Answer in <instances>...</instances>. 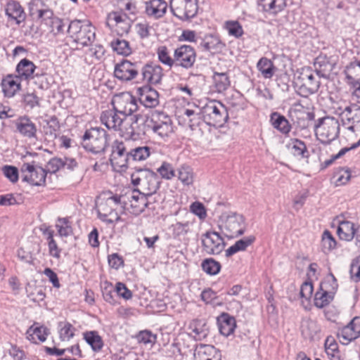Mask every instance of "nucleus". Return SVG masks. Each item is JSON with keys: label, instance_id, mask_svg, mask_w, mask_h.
Instances as JSON below:
<instances>
[{"label": "nucleus", "instance_id": "1", "mask_svg": "<svg viewBox=\"0 0 360 360\" xmlns=\"http://www.w3.org/2000/svg\"><path fill=\"white\" fill-rule=\"evenodd\" d=\"M101 121L108 129L119 131L127 139H136L141 133L136 117L121 115L115 110L103 111Z\"/></svg>", "mask_w": 360, "mask_h": 360}, {"label": "nucleus", "instance_id": "2", "mask_svg": "<svg viewBox=\"0 0 360 360\" xmlns=\"http://www.w3.org/2000/svg\"><path fill=\"white\" fill-rule=\"evenodd\" d=\"M30 15L37 22L47 26L53 36L63 34L66 25L55 15L53 11L44 0H31L29 4Z\"/></svg>", "mask_w": 360, "mask_h": 360}, {"label": "nucleus", "instance_id": "3", "mask_svg": "<svg viewBox=\"0 0 360 360\" xmlns=\"http://www.w3.org/2000/svg\"><path fill=\"white\" fill-rule=\"evenodd\" d=\"M122 210V197L112 193H103L98 205V218L107 223L112 224L120 220L117 210Z\"/></svg>", "mask_w": 360, "mask_h": 360}, {"label": "nucleus", "instance_id": "4", "mask_svg": "<svg viewBox=\"0 0 360 360\" xmlns=\"http://www.w3.org/2000/svg\"><path fill=\"white\" fill-rule=\"evenodd\" d=\"M131 184L136 191L145 195L150 196L159 188L160 181L157 174L148 169H139L131 175Z\"/></svg>", "mask_w": 360, "mask_h": 360}, {"label": "nucleus", "instance_id": "5", "mask_svg": "<svg viewBox=\"0 0 360 360\" xmlns=\"http://www.w3.org/2000/svg\"><path fill=\"white\" fill-rule=\"evenodd\" d=\"M67 32L73 41L82 46L91 45L96 37L95 28L88 21L72 20L70 22Z\"/></svg>", "mask_w": 360, "mask_h": 360}, {"label": "nucleus", "instance_id": "6", "mask_svg": "<svg viewBox=\"0 0 360 360\" xmlns=\"http://www.w3.org/2000/svg\"><path fill=\"white\" fill-rule=\"evenodd\" d=\"M221 231L229 238H237L246 231L247 223L243 215L233 212H224L220 216Z\"/></svg>", "mask_w": 360, "mask_h": 360}, {"label": "nucleus", "instance_id": "7", "mask_svg": "<svg viewBox=\"0 0 360 360\" xmlns=\"http://www.w3.org/2000/svg\"><path fill=\"white\" fill-rule=\"evenodd\" d=\"M82 144L94 153L103 152L108 146V134L103 129L91 128L84 133Z\"/></svg>", "mask_w": 360, "mask_h": 360}, {"label": "nucleus", "instance_id": "8", "mask_svg": "<svg viewBox=\"0 0 360 360\" xmlns=\"http://www.w3.org/2000/svg\"><path fill=\"white\" fill-rule=\"evenodd\" d=\"M339 133V122L332 117H326L319 120L315 129L316 138L323 144H328L336 139Z\"/></svg>", "mask_w": 360, "mask_h": 360}, {"label": "nucleus", "instance_id": "9", "mask_svg": "<svg viewBox=\"0 0 360 360\" xmlns=\"http://www.w3.org/2000/svg\"><path fill=\"white\" fill-rule=\"evenodd\" d=\"M202 116L208 124L221 127L228 120L226 107L220 102L210 101L202 108Z\"/></svg>", "mask_w": 360, "mask_h": 360}, {"label": "nucleus", "instance_id": "10", "mask_svg": "<svg viewBox=\"0 0 360 360\" xmlns=\"http://www.w3.org/2000/svg\"><path fill=\"white\" fill-rule=\"evenodd\" d=\"M150 127L154 134L163 139L171 136L175 128L172 118L158 110L152 113Z\"/></svg>", "mask_w": 360, "mask_h": 360}, {"label": "nucleus", "instance_id": "11", "mask_svg": "<svg viewBox=\"0 0 360 360\" xmlns=\"http://www.w3.org/2000/svg\"><path fill=\"white\" fill-rule=\"evenodd\" d=\"M334 109L344 127L354 132L360 131V106L350 105L335 107Z\"/></svg>", "mask_w": 360, "mask_h": 360}, {"label": "nucleus", "instance_id": "12", "mask_svg": "<svg viewBox=\"0 0 360 360\" xmlns=\"http://www.w3.org/2000/svg\"><path fill=\"white\" fill-rule=\"evenodd\" d=\"M105 24L112 32L120 36L127 34L131 27L130 19L121 11H111L108 13Z\"/></svg>", "mask_w": 360, "mask_h": 360}, {"label": "nucleus", "instance_id": "13", "mask_svg": "<svg viewBox=\"0 0 360 360\" xmlns=\"http://www.w3.org/2000/svg\"><path fill=\"white\" fill-rule=\"evenodd\" d=\"M122 197V210H127L133 214L139 215L148 206L147 195L136 191H133Z\"/></svg>", "mask_w": 360, "mask_h": 360}, {"label": "nucleus", "instance_id": "14", "mask_svg": "<svg viewBox=\"0 0 360 360\" xmlns=\"http://www.w3.org/2000/svg\"><path fill=\"white\" fill-rule=\"evenodd\" d=\"M112 105L115 111L121 115L127 117H131V115L138 109L136 98L129 92H122L114 96Z\"/></svg>", "mask_w": 360, "mask_h": 360}, {"label": "nucleus", "instance_id": "15", "mask_svg": "<svg viewBox=\"0 0 360 360\" xmlns=\"http://www.w3.org/2000/svg\"><path fill=\"white\" fill-rule=\"evenodd\" d=\"M170 8L176 17L181 20L193 18L198 11L197 0H170Z\"/></svg>", "mask_w": 360, "mask_h": 360}, {"label": "nucleus", "instance_id": "16", "mask_svg": "<svg viewBox=\"0 0 360 360\" xmlns=\"http://www.w3.org/2000/svg\"><path fill=\"white\" fill-rule=\"evenodd\" d=\"M22 180L33 186H42L44 184L46 172L42 167L25 163L21 167Z\"/></svg>", "mask_w": 360, "mask_h": 360}, {"label": "nucleus", "instance_id": "17", "mask_svg": "<svg viewBox=\"0 0 360 360\" xmlns=\"http://www.w3.org/2000/svg\"><path fill=\"white\" fill-rule=\"evenodd\" d=\"M114 76L122 82H127L136 79L139 76V67L136 63L128 60H122L115 64Z\"/></svg>", "mask_w": 360, "mask_h": 360}, {"label": "nucleus", "instance_id": "18", "mask_svg": "<svg viewBox=\"0 0 360 360\" xmlns=\"http://www.w3.org/2000/svg\"><path fill=\"white\" fill-rule=\"evenodd\" d=\"M203 250L209 255H218L225 247L222 237L215 231H208L202 236Z\"/></svg>", "mask_w": 360, "mask_h": 360}, {"label": "nucleus", "instance_id": "19", "mask_svg": "<svg viewBox=\"0 0 360 360\" xmlns=\"http://www.w3.org/2000/svg\"><path fill=\"white\" fill-rule=\"evenodd\" d=\"M175 64L188 69L193 66L196 60L195 49L188 45H182L175 49L174 53Z\"/></svg>", "mask_w": 360, "mask_h": 360}, {"label": "nucleus", "instance_id": "20", "mask_svg": "<svg viewBox=\"0 0 360 360\" xmlns=\"http://www.w3.org/2000/svg\"><path fill=\"white\" fill-rule=\"evenodd\" d=\"M131 160L129 151L126 150V148L122 142H115L112 146V150L110 158L112 165L120 171L124 170L128 165L129 161Z\"/></svg>", "mask_w": 360, "mask_h": 360}, {"label": "nucleus", "instance_id": "21", "mask_svg": "<svg viewBox=\"0 0 360 360\" xmlns=\"http://www.w3.org/2000/svg\"><path fill=\"white\" fill-rule=\"evenodd\" d=\"M16 131L27 139H37V128L27 116H21L14 121Z\"/></svg>", "mask_w": 360, "mask_h": 360}, {"label": "nucleus", "instance_id": "22", "mask_svg": "<svg viewBox=\"0 0 360 360\" xmlns=\"http://www.w3.org/2000/svg\"><path fill=\"white\" fill-rule=\"evenodd\" d=\"M360 336V317H354L351 322L345 326L339 333L340 341L347 345Z\"/></svg>", "mask_w": 360, "mask_h": 360}, {"label": "nucleus", "instance_id": "23", "mask_svg": "<svg viewBox=\"0 0 360 360\" xmlns=\"http://www.w3.org/2000/svg\"><path fill=\"white\" fill-rule=\"evenodd\" d=\"M5 13L9 20L14 21L17 25L24 22L26 18L24 8L18 1L14 0L7 2L5 6Z\"/></svg>", "mask_w": 360, "mask_h": 360}, {"label": "nucleus", "instance_id": "24", "mask_svg": "<svg viewBox=\"0 0 360 360\" xmlns=\"http://www.w3.org/2000/svg\"><path fill=\"white\" fill-rule=\"evenodd\" d=\"M141 75L144 82L156 84L160 82L163 77L162 68L158 65L147 64L142 68Z\"/></svg>", "mask_w": 360, "mask_h": 360}, {"label": "nucleus", "instance_id": "25", "mask_svg": "<svg viewBox=\"0 0 360 360\" xmlns=\"http://www.w3.org/2000/svg\"><path fill=\"white\" fill-rule=\"evenodd\" d=\"M225 47V44L221 41L219 37L217 35H207L204 39H200L199 48L204 51H209L216 53L221 51Z\"/></svg>", "mask_w": 360, "mask_h": 360}, {"label": "nucleus", "instance_id": "26", "mask_svg": "<svg viewBox=\"0 0 360 360\" xmlns=\"http://www.w3.org/2000/svg\"><path fill=\"white\" fill-rule=\"evenodd\" d=\"M145 6L146 13L155 19L162 18L167 8V4L164 0L146 1Z\"/></svg>", "mask_w": 360, "mask_h": 360}, {"label": "nucleus", "instance_id": "27", "mask_svg": "<svg viewBox=\"0 0 360 360\" xmlns=\"http://www.w3.org/2000/svg\"><path fill=\"white\" fill-rule=\"evenodd\" d=\"M139 101L146 108H154L159 103L158 92L150 87L139 89Z\"/></svg>", "mask_w": 360, "mask_h": 360}, {"label": "nucleus", "instance_id": "28", "mask_svg": "<svg viewBox=\"0 0 360 360\" xmlns=\"http://www.w3.org/2000/svg\"><path fill=\"white\" fill-rule=\"evenodd\" d=\"M27 338L33 343L39 342H44L49 334V330L46 327L39 326V323H34L27 330Z\"/></svg>", "mask_w": 360, "mask_h": 360}, {"label": "nucleus", "instance_id": "29", "mask_svg": "<svg viewBox=\"0 0 360 360\" xmlns=\"http://www.w3.org/2000/svg\"><path fill=\"white\" fill-rule=\"evenodd\" d=\"M300 79L302 81V86L306 89L307 94H312L318 91L320 82L310 70H304L301 74Z\"/></svg>", "mask_w": 360, "mask_h": 360}, {"label": "nucleus", "instance_id": "30", "mask_svg": "<svg viewBox=\"0 0 360 360\" xmlns=\"http://www.w3.org/2000/svg\"><path fill=\"white\" fill-rule=\"evenodd\" d=\"M197 360H220V355L217 349L209 345H200L195 353Z\"/></svg>", "mask_w": 360, "mask_h": 360}, {"label": "nucleus", "instance_id": "31", "mask_svg": "<svg viewBox=\"0 0 360 360\" xmlns=\"http://www.w3.org/2000/svg\"><path fill=\"white\" fill-rule=\"evenodd\" d=\"M218 325L220 333L226 337L232 334L236 326L235 319L225 313L218 318Z\"/></svg>", "mask_w": 360, "mask_h": 360}, {"label": "nucleus", "instance_id": "32", "mask_svg": "<svg viewBox=\"0 0 360 360\" xmlns=\"http://www.w3.org/2000/svg\"><path fill=\"white\" fill-rule=\"evenodd\" d=\"M355 225L349 221H338L337 233L341 240L351 241L354 238Z\"/></svg>", "mask_w": 360, "mask_h": 360}, {"label": "nucleus", "instance_id": "33", "mask_svg": "<svg viewBox=\"0 0 360 360\" xmlns=\"http://www.w3.org/2000/svg\"><path fill=\"white\" fill-rule=\"evenodd\" d=\"M18 76L8 75L1 82L2 91L7 97H12L20 89V82Z\"/></svg>", "mask_w": 360, "mask_h": 360}, {"label": "nucleus", "instance_id": "34", "mask_svg": "<svg viewBox=\"0 0 360 360\" xmlns=\"http://www.w3.org/2000/svg\"><path fill=\"white\" fill-rule=\"evenodd\" d=\"M258 5L262 11L276 15L286 6V0H259Z\"/></svg>", "mask_w": 360, "mask_h": 360}, {"label": "nucleus", "instance_id": "35", "mask_svg": "<svg viewBox=\"0 0 360 360\" xmlns=\"http://www.w3.org/2000/svg\"><path fill=\"white\" fill-rule=\"evenodd\" d=\"M270 121L273 127L282 134H286L291 130V125L288 120L277 112L271 113Z\"/></svg>", "mask_w": 360, "mask_h": 360}, {"label": "nucleus", "instance_id": "36", "mask_svg": "<svg viewBox=\"0 0 360 360\" xmlns=\"http://www.w3.org/2000/svg\"><path fill=\"white\" fill-rule=\"evenodd\" d=\"M35 68L32 61L26 58L22 59L16 67L17 76L21 79H28L32 77Z\"/></svg>", "mask_w": 360, "mask_h": 360}, {"label": "nucleus", "instance_id": "37", "mask_svg": "<svg viewBox=\"0 0 360 360\" xmlns=\"http://www.w3.org/2000/svg\"><path fill=\"white\" fill-rule=\"evenodd\" d=\"M257 68L262 76L265 79H271L276 70V68L273 62L265 57L259 59L257 64Z\"/></svg>", "mask_w": 360, "mask_h": 360}, {"label": "nucleus", "instance_id": "38", "mask_svg": "<svg viewBox=\"0 0 360 360\" xmlns=\"http://www.w3.org/2000/svg\"><path fill=\"white\" fill-rule=\"evenodd\" d=\"M83 335L84 339L91 346L94 352H98L101 350L103 347V342L97 331H87Z\"/></svg>", "mask_w": 360, "mask_h": 360}, {"label": "nucleus", "instance_id": "39", "mask_svg": "<svg viewBox=\"0 0 360 360\" xmlns=\"http://www.w3.org/2000/svg\"><path fill=\"white\" fill-rule=\"evenodd\" d=\"M255 240V237L254 236H250L236 241L233 245L230 246L226 250V255L227 257H230L239 251L245 250L248 247L254 243Z\"/></svg>", "mask_w": 360, "mask_h": 360}, {"label": "nucleus", "instance_id": "40", "mask_svg": "<svg viewBox=\"0 0 360 360\" xmlns=\"http://www.w3.org/2000/svg\"><path fill=\"white\" fill-rule=\"evenodd\" d=\"M333 296L334 293L320 287V290L317 291L314 296V304L319 308H323L329 304Z\"/></svg>", "mask_w": 360, "mask_h": 360}, {"label": "nucleus", "instance_id": "41", "mask_svg": "<svg viewBox=\"0 0 360 360\" xmlns=\"http://www.w3.org/2000/svg\"><path fill=\"white\" fill-rule=\"evenodd\" d=\"M213 82L216 90L219 93L226 91L230 86L229 77L226 73L214 72Z\"/></svg>", "mask_w": 360, "mask_h": 360}, {"label": "nucleus", "instance_id": "42", "mask_svg": "<svg viewBox=\"0 0 360 360\" xmlns=\"http://www.w3.org/2000/svg\"><path fill=\"white\" fill-rule=\"evenodd\" d=\"M75 327L68 321L58 323L59 338L62 341H68L75 335Z\"/></svg>", "mask_w": 360, "mask_h": 360}, {"label": "nucleus", "instance_id": "43", "mask_svg": "<svg viewBox=\"0 0 360 360\" xmlns=\"http://www.w3.org/2000/svg\"><path fill=\"white\" fill-rule=\"evenodd\" d=\"M302 335L306 338H313L320 330L316 322L313 320H306L301 326Z\"/></svg>", "mask_w": 360, "mask_h": 360}, {"label": "nucleus", "instance_id": "44", "mask_svg": "<svg viewBox=\"0 0 360 360\" xmlns=\"http://www.w3.org/2000/svg\"><path fill=\"white\" fill-rule=\"evenodd\" d=\"M288 148L291 150V152L295 156L301 158L306 157L307 149L305 143L302 141L297 139H290L288 143Z\"/></svg>", "mask_w": 360, "mask_h": 360}, {"label": "nucleus", "instance_id": "45", "mask_svg": "<svg viewBox=\"0 0 360 360\" xmlns=\"http://www.w3.org/2000/svg\"><path fill=\"white\" fill-rule=\"evenodd\" d=\"M178 179L184 186H190L193 183L194 174L188 166H181L178 169Z\"/></svg>", "mask_w": 360, "mask_h": 360}, {"label": "nucleus", "instance_id": "46", "mask_svg": "<svg viewBox=\"0 0 360 360\" xmlns=\"http://www.w3.org/2000/svg\"><path fill=\"white\" fill-rule=\"evenodd\" d=\"M150 150L151 148L148 146H139L131 149L129 155L132 160L143 161L150 156Z\"/></svg>", "mask_w": 360, "mask_h": 360}, {"label": "nucleus", "instance_id": "47", "mask_svg": "<svg viewBox=\"0 0 360 360\" xmlns=\"http://www.w3.org/2000/svg\"><path fill=\"white\" fill-rule=\"evenodd\" d=\"M56 228L61 237H67L72 233V228L68 218H58L56 224Z\"/></svg>", "mask_w": 360, "mask_h": 360}, {"label": "nucleus", "instance_id": "48", "mask_svg": "<svg viewBox=\"0 0 360 360\" xmlns=\"http://www.w3.org/2000/svg\"><path fill=\"white\" fill-rule=\"evenodd\" d=\"M112 49L120 55L129 56L131 53L129 43L124 39H116L110 43Z\"/></svg>", "mask_w": 360, "mask_h": 360}, {"label": "nucleus", "instance_id": "49", "mask_svg": "<svg viewBox=\"0 0 360 360\" xmlns=\"http://www.w3.org/2000/svg\"><path fill=\"white\" fill-rule=\"evenodd\" d=\"M45 234H47L49 255L53 257L59 259L60 257L61 250L58 248L56 240L53 239V231L47 230Z\"/></svg>", "mask_w": 360, "mask_h": 360}, {"label": "nucleus", "instance_id": "50", "mask_svg": "<svg viewBox=\"0 0 360 360\" xmlns=\"http://www.w3.org/2000/svg\"><path fill=\"white\" fill-rule=\"evenodd\" d=\"M224 28L230 36L239 38L243 34V29L236 20H229L224 23Z\"/></svg>", "mask_w": 360, "mask_h": 360}, {"label": "nucleus", "instance_id": "51", "mask_svg": "<svg viewBox=\"0 0 360 360\" xmlns=\"http://www.w3.org/2000/svg\"><path fill=\"white\" fill-rule=\"evenodd\" d=\"M201 266L202 270L210 275L217 274L221 269L219 262L212 258L205 259Z\"/></svg>", "mask_w": 360, "mask_h": 360}, {"label": "nucleus", "instance_id": "52", "mask_svg": "<svg viewBox=\"0 0 360 360\" xmlns=\"http://www.w3.org/2000/svg\"><path fill=\"white\" fill-rule=\"evenodd\" d=\"M159 60L164 65L171 68L175 64L174 57L172 58L167 48L165 46H160L157 50Z\"/></svg>", "mask_w": 360, "mask_h": 360}, {"label": "nucleus", "instance_id": "53", "mask_svg": "<svg viewBox=\"0 0 360 360\" xmlns=\"http://www.w3.org/2000/svg\"><path fill=\"white\" fill-rule=\"evenodd\" d=\"M336 246V241L330 232L328 230L324 231L321 238V247L324 252H329Z\"/></svg>", "mask_w": 360, "mask_h": 360}, {"label": "nucleus", "instance_id": "54", "mask_svg": "<svg viewBox=\"0 0 360 360\" xmlns=\"http://www.w3.org/2000/svg\"><path fill=\"white\" fill-rule=\"evenodd\" d=\"M28 297L34 302L43 301L46 297L44 289L42 287L32 288L31 286L27 289Z\"/></svg>", "mask_w": 360, "mask_h": 360}, {"label": "nucleus", "instance_id": "55", "mask_svg": "<svg viewBox=\"0 0 360 360\" xmlns=\"http://www.w3.org/2000/svg\"><path fill=\"white\" fill-rule=\"evenodd\" d=\"M184 119L188 122V125L193 129L200 123V115L193 110L186 109L184 113Z\"/></svg>", "mask_w": 360, "mask_h": 360}, {"label": "nucleus", "instance_id": "56", "mask_svg": "<svg viewBox=\"0 0 360 360\" xmlns=\"http://www.w3.org/2000/svg\"><path fill=\"white\" fill-rule=\"evenodd\" d=\"M136 338L139 342L145 345H150V346L155 344L157 338L156 335L146 330L139 332Z\"/></svg>", "mask_w": 360, "mask_h": 360}, {"label": "nucleus", "instance_id": "57", "mask_svg": "<svg viewBox=\"0 0 360 360\" xmlns=\"http://www.w3.org/2000/svg\"><path fill=\"white\" fill-rule=\"evenodd\" d=\"M320 286L335 294L338 289V284L334 275L332 273H329L326 276L324 281L321 283Z\"/></svg>", "mask_w": 360, "mask_h": 360}, {"label": "nucleus", "instance_id": "58", "mask_svg": "<svg viewBox=\"0 0 360 360\" xmlns=\"http://www.w3.org/2000/svg\"><path fill=\"white\" fill-rule=\"evenodd\" d=\"M101 288L104 300L110 304H115L113 292L115 289H114L112 284L108 281H105L103 283Z\"/></svg>", "mask_w": 360, "mask_h": 360}, {"label": "nucleus", "instance_id": "59", "mask_svg": "<svg viewBox=\"0 0 360 360\" xmlns=\"http://www.w3.org/2000/svg\"><path fill=\"white\" fill-rule=\"evenodd\" d=\"M158 172L165 179H171L175 176V172L172 165L166 162H162L158 169Z\"/></svg>", "mask_w": 360, "mask_h": 360}, {"label": "nucleus", "instance_id": "60", "mask_svg": "<svg viewBox=\"0 0 360 360\" xmlns=\"http://www.w3.org/2000/svg\"><path fill=\"white\" fill-rule=\"evenodd\" d=\"M105 54V49L101 45H94L89 48L86 53V56L91 58V63L93 58L96 60H101Z\"/></svg>", "mask_w": 360, "mask_h": 360}, {"label": "nucleus", "instance_id": "61", "mask_svg": "<svg viewBox=\"0 0 360 360\" xmlns=\"http://www.w3.org/2000/svg\"><path fill=\"white\" fill-rule=\"evenodd\" d=\"M134 28L136 34L141 39H146L150 36L151 27L147 22H138L135 25Z\"/></svg>", "mask_w": 360, "mask_h": 360}, {"label": "nucleus", "instance_id": "62", "mask_svg": "<svg viewBox=\"0 0 360 360\" xmlns=\"http://www.w3.org/2000/svg\"><path fill=\"white\" fill-rule=\"evenodd\" d=\"M314 66L318 73L326 72L331 70V65L325 57L319 56L316 58Z\"/></svg>", "mask_w": 360, "mask_h": 360}, {"label": "nucleus", "instance_id": "63", "mask_svg": "<svg viewBox=\"0 0 360 360\" xmlns=\"http://www.w3.org/2000/svg\"><path fill=\"white\" fill-rule=\"evenodd\" d=\"M347 72L348 77L355 79H360V60L350 63L347 67Z\"/></svg>", "mask_w": 360, "mask_h": 360}, {"label": "nucleus", "instance_id": "64", "mask_svg": "<svg viewBox=\"0 0 360 360\" xmlns=\"http://www.w3.org/2000/svg\"><path fill=\"white\" fill-rule=\"evenodd\" d=\"M172 231L176 236L186 235L190 231V223L188 221L184 223L176 222L172 225Z\"/></svg>", "mask_w": 360, "mask_h": 360}]
</instances>
